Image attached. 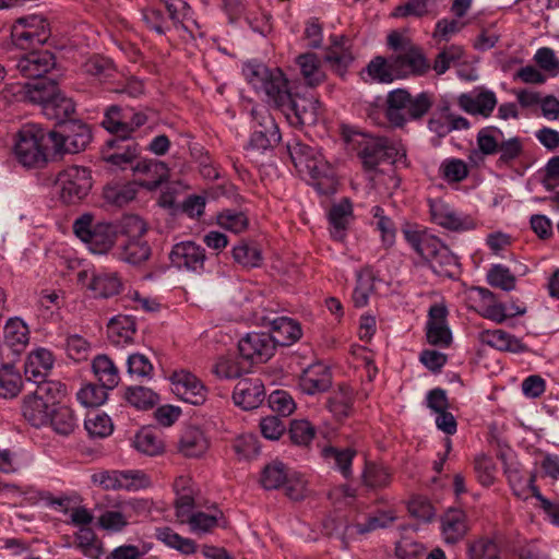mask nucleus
Returning <instances> with one entry per match:
<instances>
[{
    "label": "nucleus",
    "mask_w": 559,
    "mask_h": 559,
    "mask_svg": "<svg viewBox=\"0 0 559 559\" xmlns=\"http://www.w3.org/2000/svg\"><path fill=\"white\" fill-rule=\"evenodd\" d=\"M52 406L33 393L24 399L22 412L24 418L34 427L48 425Z\"/></svg>",
    "instance_id": "nucleus-31"
},
{
    "label": "nucleus",
    "mask_w": 559,
    "mask_h": 559,
    "mask_svg": "<svg viewBox=\"0 0 559 559\" xmlns=\"http://www.w3.org/2000/svg\"><path fill=\"white\" fill-rule=\"evenodd\" d=\"M396 516L392 511H381L376 515L369 516L366 523L347 524L341 535L342 542L346 547L350 540L357 536L367 534L378 528H385L395 521Z\"/></svg>",
    "instance_id": "nucleus-23"
},
{
    "label": "nucleus",
    "mask_w": 559,
    "mask_h": 559,
    "mask_svg": "<svg viewBox=\"0 0 559 559\" xmlns=\"http://www.w3.org/2000/svg\"><path fill=\"white\" fill-rule=\"evenodd\" d=\"M240 355L252 362L269 360L275 350L274 340L270 333L251 332L238 343Z\"/></svg>",
    "instance_id": "nucleus-16"
},
{
    "label": "nucleus",
    "mask_w": 559,
    "mask_h": 559,
    "mask_svg": "<svg viewBox=\"0 0 559 559\" xmlns=\"http://www.w3.org/2000/svg\"><path fill=\"white\" fill-rule=\"evenodd\" d=\"M35 383L37 385L33 394L44 401H47V403L52 407L57 406L56 402L66 395V385L58 381L43 379Z\"/></svg>",
    "instance_id": "nucleus-56"
},
{
    "label": "nucleus",
    "mask_w": 559,
    "mask_h": 559,
    "mask_svg": "<svg viewBox=\"0 0 559 559\" xmlns=\"http://www.w3.org/2000/svg\"><path fill=\"white\" fill-rule=\"evenodd\" d=\"M441 531L447 544H456L467 533V516L460 509H451L441 518Z\"/></svg>",
    "instance_id": "nucleus-28"
},
{
    "label": "nucleus",
    "mask_w": 559,
    "mask_h": 559,
    "mask_svg": "<svg viewBox=\"0 0 559 559\" xmlns=\"http://www.w3.org/2000/svg\"><path fill=\"white\" fill-rule=\"evenodd\" d=\"M362 480L369 488H383L391 483V473L384 466L367 463L362 474Z\"/></svg>",
    "instance_id": "nucleus-62"
},
{
    "label": "nucleus",
    "mask_w": 559,
    "mask_h": 559,
    "mask_svg": "<svg viewBox=\"0 0 559 559\" xmlns=\"http://www.w3.org/2000/svg\"><path fill=\"white\" fill-rule=\"evenodd\" d=\"M433 105V96L421 92L413 96L404 88L391 91L385 99V118L394 128H403L409 120H419Z\"/></svg>",
    "instance_id": "nucleus-4"
},
{
    "label": "nucleus",
    "mask_w": 559,
    "mask_h": 559,
    "mask_svg": "<svg viewBox=\"0 0 559 559\" xmlns=\"http://www.w3.org/2000/svg\"><path fill=\"white\" fill-rule=\"evenodd\" d=\"M22 386V378L20 372L13 365H3L0 368V396L12 399L16 396Z\"/></svg>",
    "instance_id": "nucleus-45"
},
{
    "label": "nucleus",
    "mask_w": 559,
    "mask_h": 559,
    "mask_svg": "<svg viewBox=\"0 0 559 559\" xmlns=\"http://www.w3.org/2000/svg\"><path fill=\"white\" fill-rule=\"evenodd\" d=\"M92 188L91 170L82 166H69L61 170L55 180V190L66 204L83 200Z\"/></svg>",
    "instance_id": "nucleus-5"
},
{
    "label": "nucleus",
    "mask_w": 559,
    "mask_h": 559,
    "mask_svg": "<svg viewBox=\"0 0 559 559\" xmlns=\"http://www.w3.org/2000/svg\"><path fill=\"white\" fill-rule=\"evenodd\" d=\"M430 216L432 222L443 228L454 231H466L476 228V222L468 215L456 213L442 200H430Z\"/></svg>",
    "instance_id": "nucleus-13"
},
{
    "label": "nucleus",
    "mask_w": 559,
    "mask_h": 559,
    "mask_svg": "<svg viewBox=\"0 0 559 559\" xmlns=\"http://www.w3.org/2000/svg\"><path fill=\"white\" fill-rule=\"evenodd\" d=\"M75 110L73 100L57 88L50 100L44 105V115L58 123H66Z\"/></svg>",
    "instance_id": "nucleus-33"
},
{
    "label": "nucleus",
    "mask_w": 559,
    "mask_h": 559,
    "mask_svg": "<svg viewBox=\"0 0 559 559\" xmlns=\"http://www.w3.org/2000/svg\"><path fill=\"white\" fill-rule=\"evenodd\" d=\"M403 234L411 247L427 262L432 271L441 276H452L459 261L451 250L436 236L425 229L406 226Z\"/></svg>",
    "instance_id": "nucleus-2"
},
{
    "label": "nucleus",
    "mask_w": 559,
    "mask_h": 559,
    "mask_svg": "<svg viewBox=\"0 0 559 559\" xmlns=\"http://www.w3.org/2000/svg\"><path fill=\"white\" fill-rule=\"evenodd\" d=\"M76 547L81 552L91 559H98L102 555V548L98 544L97 536L91 527H80L74 534Z\"/></svg>",
    "instance_id": "nucleus-48"
},
{
    "label": "nucleus",
    "mask_w": 559,
    "mask_h": 559,
    "mask_svg": "<svg viewBox=\"0 0 559 559\" xmlns=\"http://www.w3.org/2000/svg\"><path fill=\"white\" fill-rule=\"evenodd\" d=\"M468 559H501V547L495 536H480L467 546Z\"/></svg>",
    "instance_id": "nucleus-35"
},
{
    "label": "nucleus",
    "mask_w": 559,
    "mask_h": 559,
    "mask_svg": "<svg viewBox=\"0 0 559 559\" xmlns=\"http://www.w3.org/2000/svg\"><path fill=\"white\" fill-rule=\"evenodd\" d=\"M128 117V112L114 105L106 110L102 126L110 133L128 139V126L126 124Z\"/></svg>",
    "instance_id": "nucleus-46"
},
{
    "label": "nucleus",
    "mask_w": 559,
    "mask_h": 559,
    "mask_svg": "<svg viewBox=\"0 0 559 559\" xmlns=\"http://www.w3.org/2000/svg\"><path fill=\"white\" fill-rule=\"evenodd\" d=\"M88 288L95 297L109 298L121 292L122 282L117 273L103 271L94 274Z\"/></svg>",
    "instance_id": "nucleus-32"
},
{
    "label": "nucleus",
    "mask_w": 559,
    "mask_h": 559,
    "mask_svg": "<svg viewBox=\"0 0 559 559\" xmlns=\"http://www.w3.org/2000/svg\"><path fill=\"white\" fill-rule=\"evenodd\" d=\"M503 132L497 127H487L478 131L476 141L479 151L484 155H493L498 153Z\"/></svg>",
    "instance_id": "nucleus-53"
},
{
    "label": "nucleus",
    "mask_w": 559,
    "mask_h": 559,
    "mask_svg": "<svg viewBox=\"0 0 559 559\" xmlns=\"http://www.w3.org/2000/svg\"><path fill=\"white\" fill-rule=\"evenodd\" d=\"M135 332V320L130 316H117L108 324V336L118 345L132 342Z\"/></svg>",
    "instance_id": "nucleus-37"
},
{
    "label": "nucleus",
    "mask_w": 559,
    "mask_h": 559,
    "mask_svg": "<svg viewBox=\"0 0 559 559\" xmlns=\"http://www.w3.org/2000/svg\"><path fill=\"white\" fill-rule=\"evenodd\" d=\"M316 189L322 194L336 191L337 179L333 167L323 158H312L306 165Z\"/></svg>",
    "instance_id": "nucleus-24"
},
{
    "label": "nucleus",
    "mask_w": 559,
    "mask_h": 559,
    "mask_svg": "<svg viewBox=\"0 0 559 559\" xmlns=\"http://www.w3.org/2000/svg\"><path fill=\"white\" fill-rule=\"evenodd\" d=\"M93 215L84 214L76 218L73 223L74 234L85 243L94 253H105L115 243L116 228L110 223L94 224Z\"/></svg>",
    "instance_id": "nucleus-6"
},
{
    "label": "nucleus",
    "mask_w": 559,
    "mask_h": 559,
    "mask_svg": "<svg viewBox=\"0 0 559 559\" xmlns=\"http://www.w3.org/2000/svg\"><path fill=\"white\" fill-rule=\"evenodd\" d=\"M168 12V17L177 29L190 32L183 20L191 13V7L183 0H159Z\"/></svg>",
    "instance_id": "nucleus-60"
},
{
    "label": "nucleus",
    "mask_w": 559,
    "mask_h": 559,
    "mask_svg": "<svg viewBox=\"0 0 559 559\" xmlns=\"http://www.w3.org/2000/svg\"><path fill=\"white\" fill-rule=\"evenodd\" d=\"M331 45L326 49L324 60L338 75H344L347 68L354 60V56L346 46L347 39L344 36H331Z\"/></svg>",
    "instance_id": "nucleus-27"
},
{
    "label": "nucleus",
    "mask_w": 559,
    "mask_h": 559,
    "mask_svg": "<svg viewBox=\"0 0 559 559\" xmlns=\"http://www.w3.org/2000/svg\"><path fill=\"white\" fill-rule=\"evenodd\" d=\"M53 140V154H75L86 148L92 140V132L87 124L71 120L64 123L62 133L55 131Z\"/></svg>",
    "instance_id": "nucleus-9"
},
{
    "label": "nucleus",
    "mask_w": 559,
    "mask_h": 559,
    "mask_svg": "<svg viewBox=\"0 0 559 559\" xmlns=\"http://www.w3.org/2000/svg\"><path fill=\"white\" fill-rule=\"evenodd\" d=\"M56 67V58L49 50H33L17 60L16 69L25 78L40 79Z\"/></svg>",
    "instance_id": "nucleus-19"
},
{
    "label": "nucleus",
    "mask_w": 559,
    "mask_h": 559,
    "mask_svg": "<svg viewBox=\"0 0 559 559\" xmlns=\"http://www.w3.org/2000/svg\"><path fill=\"white\" fill-rule=\"evenodd\" d=\"M48 424L55 432L61 436H69L78 427V418L70 407L57 405L51 408Z\"/></svg>",
    "instance_id": "nucleus-39"
},
{
    "label": "nucleus",
    "mask_w": 559,
    "mask_h": 559,
    "mask_svg": "<svg viewBox=\"0 0 559 559\" xmlns=\"http://www.w3.org/2000/svg\"><path fill=\"white\" fill-rule=\"evenodd\" d=\"M107 148L103 151V159L115 169L131 171L140 159L139 145L135 142L119 138L108 140Z\"/></svg>",
    "instance_id": "nucleus-12"
},
{
    "label": "nucleus",
    "mask_w": 559,
    "mask_h": 559,
    "mask_svg": "<svg viewBox=\"0 0 559 559\" xmlns=\"http://www.w3.org/2000/svg\"><path fill=\"white\" fill-rule=\"evenodd\" d=\"M400 153L397 144L383 136L367 138L359 156L367 170H376L382 163L393 164Z\"/></svg>",
    "instance_id": "nucleus-10"
},
{
    "label": "nucleus",
    "mask_w": 559,
    "mask_h": 559,
    "mask_svg": "<svg viewBox=\"0 0 559 559\" xmlns=\"http://www.w3.org/2000/svg\"><path fill=\"white\" fill-rule=\"evenodd\" d=\"M296 62L307 85L317 86L325 80L321 61L316 53H302L297 57Z\"/></svg>",
    "instance_id": "nucleus-36"
},
{
    "label": "nucleus",
    "mask_w": 559,
    "mask_h": 559,
    "mask_svg": "<svg viewBox=\"0 0 559 559\" xmlns=\"http://www.w3.org/2000/svg\"><path fill=\"white\" fill-rule=\"evenodd\" d=\"M156 537L170 548L180 551L183 555H191L195 551V544L192 539L185 538L174 532L170 527H159L156 530Z\"/></svg>",
    "instance_id": "nucleus-49"
},
{
    "label": "nucleus",
    "mask_w": 559,
    "mask_h": 559,
    "mask_svg": "<svg viewBox=\"0 0 559 559\" xmlns=\"http://www.w3.org/2000/svg\"><path fill=\"white\" fill-rule=\"evenodd\" d=\"M287 103V107H282L280 110L293 126L316 124L322 115V104L313 97L292 94Z\"/></svg>",
    "instance_id": "nucleus-11"
},
{
    "label": "nucleus",
    "mask_w": 559,
    "mask_h": 559,
    "mask_svg": "<svg viewBox=\"0 0 559 559\" xmlns=\"http://www.w3.org/2000/svg\"><path fill=\"white\" fill-rule=\"evenodd\" d=\"M93 371L104 388L115 389L120 381L119 370L106 355H98L92 364Z\"/></svg>",
    "instance_id": "nucleus-40"
},
{
    "label": "nucleus",
    "mask_w": 559,
    "mask_h": 559,
    "mask_svg": "<svg viewBox=\"0 0 559 559\" xmlns=\"http://www.w3.org/2000/svg\"><path fill=\"white\" fill-rule=\"evenodd\" d=\"M126 226L134 227V230H123L130 238L119 248V260L132 265H140L147 261L152 250L147 241L140 238L146 231L143 221L136 216L126 219Z\"/></svg>",
    "instance_id": "nucleus-8"
},
{
    "label": "nucleus",
    "mask_w": 559,
    "mask_h": 559,
    "mask_svg": "<svg viewBox=\"0 0 559 559\" xmlns=\"http://www.w3.org/2000/svg\"><path fill=\"white\" fill-rule=\"evenodd\" d=\"M448 311L441 305H433L429 309L427 321V340L431 345L448 347L452 341V333L447 324Z\"/></svg>",
    "instance_id": "nucleus-21"
},
{
    "label": "nucleus",
    "mask_w": 559,
    "mask_h": 559,
    "mask_svg": "<svg viewBox=\"0 0 559 559\" xmlns=\"http://www.w3.org/2000/svg\"><path fill=\"white\" fill-rule=\"evenodd\" d=\"M460 107L467 114L489 117L497 105L492 91L484 90L476 94L466 93L459 96Z\"/></svg>",
    "instance_id": "nucleus-26"
},
{
    "label": "nucleus",
    "mask_w": 559,
    "mask_h": 559,
    "mask_svg": "<svg viewBox=\"0 0 559 559\" xmlns=\"http://www.w3.org/2000/svg\"><path fill=\"white\" fill-rule=\"evenodd\" d=\"M374 289L372 274L369 271L357 273V284L353 292V302L355 307L362 308L368 304L369 296Z\"/></svg>",
    "instance_id": "nucleus-58"
},
{
    "label": "nucleus",
    "mask_w": 559,
    "mask_h": 559,
    "mask_svg": "<svg viewBox=\"0 0 559 559\" xmlns=\"http://www.w3.org/2000/svg\"><path fill=\"white\" fill-rule=\"evenodd\" d=\"M210 447L204 432L197 427L187 428L178 442V451L186 457L203 456Z\"/></svg>",
    "instance_id": "nucleus-29"
},
{
    "label": "nucleus",
    "mask_w": 559,
    "mask_h": 559,
    "mask_svg": "<svg viewBox=\"0 0 559 559\" xmlns=\"http://www.w3.org/2000/svg\"><path fill=\"white\" fill-rule=\"evenodd\" d=\"M483 341L498 350L523 353L526 346L518 337L507 333L503 330L486 331L483 334Z\"/></svg>",
    "instance_id": "nucleus-41"
},
{
    "label": "nucleus",
    "mask_w": 559,
    "mask_h": 559,
    "mask_svg": "<svg viewBox=\"0 0 559 559\" xmlns=\"http://www.w3.org/2000/svg\"><path fill=\"white\" fill-rule=\"evenodd\" d=\"M264 396V385L260 379H241L233 393L235 404L246 411L259 407Z\"/></svg>",
    "instance_id": "nucleus-22"
},
{
    "label": "nucleus",
    "mask_w": 559,
    "mask_h": 559,
    "mask_svg": "<svg viewBox=\"0 0 559 559\" xmlns=\"http://www.w3.org/2000/svg\"><path fill=\"white\" fill-rule=\"evenodd\" d=\"M356 452L349 448L337 449L335 447H326L322 450V456L336 469H338L345 478L352 475V462Z\"/></svg>",
    "instance_id": "nucleus-43"
},
{
    "label": "nucleus",
    "mask_w": 559,
    "mask_h": 559,
    "mask_svg": "<svg viewBox=\"0 0 559 559\" xmlns=\"http://www.w3.org/2000/svg\"><path fill=\"white\" fill-rule=\"evenodd\" d=\"M55 131H48L35 123H27L16 135L14 155L27 168L41 167L52 152Z\"/></svg>",
    "instance_id": "nucleus-3"
},
{
    "label": "nucleus",
    "mask_w": 559,
    "mask_h": 559,
    "mask_svg": "<svg viewBox=\"0 0 559 559\" xmlns=\"http://www.w3.org/2000/svg\"><path fill=\"white\" fill-rule=\"evenodd\" d=\"M171 264L178 270L200 273L204 269L205 250L193 241L176 243L170 253Z\"/></svg>",
    "instance_id": "nucleus-17"
},
{
    "label": "nucleus",
    "mask_w": 559,
    "mask_h": 559,
    "mask_svg": "<svg viewBox=\"0 0 559 559\" xmlns=\"http://www.w3.org/2000/svg\"><path fill=\"white\" fill-rule=\"evenodd\" d=\"M487 282L492 287L511 292L515 288L516 280L509 267L502 264H493L487 273Z\"/></svg>",
    "instance_id": "nucleus-55"
},
{
    "label": "nucleus",
    "mask_w": 559,
    "mask_h": 559,
    "mask_svg": "<svg viewBox=\"0 0 559 559\" xmlns=\"http://www.w3.org/2000/svg\"><path fill=\"white\" fill-rule=\"evenodd\" d=\"M483 341L498 350L523 353L526 346L518 337L507 333L503 330L486 331L483 334Z\"/></svg>",
    "instance_id": "nucleus-42"
},
{
    "label": "nucleus",
    "mask_w": 559,
    "mask_h": 559,
    "mask_svg": "<svg viewBox=\"0 0 559 559\" xmlns=\"http://www.w3.org/2000/svg\"><path fill=\"white\" fill-rule=\"evenodd\" d=\"M353 217V205L348 199H343L340 203L334 204L329 213L330 224L333 227L331 235L335 239H342Z\"/></svg>",
    "instance_id": "nucleus-38"
},
{
    "label": "nucleus",
    "mask_w": 559,
    "mask_h": 559,
    "mask_svg": "<svg viewBox=\"0 0 559 559\" xmlns=\"http://www.w3.org/2000/svg\"><path fill=\"white\" fill-rule=\"evenodd\" d=\"M171 390L182 401L192 405H201L206 400V389L191 372L175 371L171 377Z\"/></svg>",
    "instance_id": "nucleus-14"
},
{
    "label": "nucleus",
    "mask_w": 559,
    "mask_h": 559,
    "mask_svg": "<svg viewBox=\"0 0 559 559\" xmlns=\"http://www.w3.org/2000/svg\"><path fill=\"white\" fill-rule=\"evenodd\" d=\"M124 397L132 406L140 409L153 407L158 399L157 394L145 386L128 388L126 390Z\"/></svg>",
    "instance_id": "nucleus-59"
},
{
    "label": "nucleus",
    "mask_w": 559,
    "mask_h": 559,
    "mask_svg": "<svg viewBox=\"0 0 559 559\" xmlns=\"http://www.w3.org/2000/svg\"><path fill=\"white\" fill-rule=\"evenodd\" d=\"M367 72L373 80L380 83H391L397 79L392 56L389 59L380 56L373 58L367 66Z\"/></svg>",
    "instance_id": "nucleus-47"
},
{
    "label": "nucleus",
    "mask_w": 559,
    "mask_h": 559,
    "mask_svg": "<svg viewBox=\"0 0 559 559\" xmlns=\"http://www.w3.org/2000/svg\"><path fill=\"white\" fill-rule=\"evenodd\" d=\"M260 321L264 325L271 328L270 334L274 340V346H289L297 342L301 335L300 324L288 317H278L274 314L262 316Z\"/></svg>",
    "instance_id": "nucleus-18"
},
{
    "label": "nucleus",
    "mask_w": 559,
    "mask_h": 559,
    "mask_svg": "<svg viewBox=\"0 0 559 559\" xmlns=\"http://www.w3.org/2000/svg\"><path fill=\"white\" fill-rule=\"evenodd\" d=\"M468 22L463 21L461 17H443L436 23L433 31V38L439 41H449L453 36L459 34Z\"/></svg>",
    "instance_id": "nucleus-57"
},
{
    "label": "nucleus",
    "mask_w": 559,
    "mask_h": 559,
    "mask_svg": "<svg viewBox=\"0 0 559 559\" xmlns=\"http://www.w3.org/2000/svg\"><path fill=\"white\" fill-rule=\"evenodd\" d=\"M216 222L223 229L235 234L242 233L249 225L246 214L234 210H225L221 212L216 217Z\"/></svg>",
    "instance_id": "nucleus-61"
},
{
    "label": "nucleus",
    "mask_w": 559,
    "mask_h": 559,
    "mask_svg": "<svg viewBox=\"0 0 559 559\" xmlns=\"http://www.w3.org/2000/svg\"><path fill=\"white\" fill-rule=\"evenodd\" d=\"M464 56V49L462 46L452 45L442 51H440L433 62L432 69L437 74L441 75L445 73L452 64L461 60Z\"/></svg>",
    "instance_id": "nucleus-64"
},
{
    "label": "nucleus",
    "mask_w": 559,
    "mask_h": 559,
    "mask_svg": "<svg viewBox=\"0 0 559 559\" xmlns=\"http://www.w3.org/2000/svg\"><path fill=\"white\" fill-rule=\"evenodd\" d=\"M331 384V372L321 364L310 366L299 378L300 390L309 395L325 392L329 390Z\"/></svg>",
    "instance_id": "nucleus-25"
},
{
    "label": "nucleus",
    "mask_w": 559,
    "mask_h": 559,
    "mask_svg": "<svg viewBox=\"0 0 559 559\" xmlns=\"http://www.w3.org/2000/svg\"><path fill=\"white\" fill-rule=\"evenodd\" d=\"M252 133L246 146L247 150L265 152L276 146L281 133L275 119L265 106L257 105L250 110Z\"/></svg>",
    "instance_id": "nucleus-7"
},
{
    "label": "nucleus",
    "mask_w": 559,
    "mask_h": 559,
    "mask_svg": "<svg viewBox=\"0 0 559 559\" xmlns=\"http://www.w3.org/2000/svg\"><path fill=\"white\" fill-rule=\"evenodd\" d=\"M58 86L55 81L43 79L25 85V98L33 104H38L44 109L56 93Z\"/></svg>",
    "instance_id": "nucleus-44"
},
{
    "label": "nucleus",
    "mask_w": 559,
    "mask_h": 559,
    "mask_svg": "<svg viewBox=\"0 0 559 559\" xmlns=\"http://www.w3.org/2000/svg\"><path fill=\"white\" fill-rule=\"evenodd\" d=\"M52 354L45 348L32 352L24 367V373L28 381L37 382L45 379L47 372L52 368Z\"/></svg>",
    "instance_id": "nucleus-30"
},
{
    "label": "nucleus",
    "mask_w": 559,
    "mask_h": 559,
    "mask_svg": "<svg viewBox=\"0 0 559 559\" xmlns=\"http://www.w3.org/2000/svg\"><path fill=\"white\" fill-rule=\"evenodd\" d=\"M392 57L397 79L407 78L408 75H423L430 69V63L418 46Z\"/></svg>",
    "instance_id": "nucleus-20"
},
{
    "label": "nucleus",
    "mask_w": 559,
    "mask_h": 559,
    "mask_svg": "<svg viewBox=\"0 0 559 559\" xmlns=\"http://www.w3.org/2000/svg\"><path fill=\"white\" fill-rule=\"evenodd\" d=\"M28 328L20 318H11L4 325V343L15 353L20 354L28 344Z\"/></svg>",
    "instance_id": "nucleus-34"
},
{
    "label": "nucleus",
    "mask_w": 559,
    "mask_h": 559,
    "mask_svg": "<svg viewBox=\"0 0 559 559\" xmlns=\"http://www.w3.org/2000/svg\"><path fill=\"white\" fill-rule=\"evenodd\" d=\"M136 192L133 185L108 186L104 190V198L108 203L121 207L134 200Z\"/></svg>",
    "instance_id": "nucleus-63"
},
{
    "label": "nucleus",
    "mask_w": 559,
    "mask_h": 559,
    "mask_svg": "<svg viewBox=\"0 0 559 559\" xmlns=\"http://www.w3.org/2000/svg\"><path fill=\"white\" fill-rule=\"evenodd\" d=\"M524 153L523 141L519 136H513L508 140H501L498 153L499 158L497 165L499 167L511 166Z\"/></svg>",
    "instance_id": "nucleus-50"
},
{
    "label": "nucleus",
    "mask_w": 559,
    "mask_h": 559,
    "mask_svg": "<svg viewBox=\"0 0 559 559\" xmlns=\"http://www.w3.org/2000/svg\"><path fill=\"white\" fill-rule=\"evenodd\" d=\"M440 177L448 183L463 181L468 176V168L460 158H445L439 167Z\"/></svg>",
    "instance_id": "nucleus-51"
},
{
    "label": "nucleus",
    "mask_w": 559,
    "mask_h": 559,
    "mask_svg": "<svg viewBox=\"0 0 559 559\" xmlns=\"http://www.w3.org/2000/svg\"><path fill=\"white\" fill-rule=\"evenodd\" d=\"M242 73L247 82L265 96V102L278 110L287 107L292 95L289 81L278 68H267L265 64L249 61L243 64Z\"/></svg>",
    "instance_id": "nucleus-1"
},
{
    "label": "nucleus",
    "mask_w": 559,
    "mask_h": 559,
    "mask_svg": "<svg viewBox=\"0 0 559 559\" xmlns=\"http://www.w3.org/2000/svg\"><path fill=\"white\" fill-rule=\"evenodd\" d=\"M132 175L135 177L136 185L153 191L168 180L169 168L162 160L140 157L134 165Z\"/></svg>",
    "instance_id": "nucleus-15"
},
{
    "label": "nucleus",
    "mask_w": 559,
    "mask_h": 559,
    "mask_svg": "<svg viewBox=\"0 0 559 559\" xmlns=\"http://www.w3.org/2000/svg\"><path fill=\"white\" fill-rule=\"evenodd\" d=\"M288 475L287 467L282 462L274 461L264 467L261 484L267 490L277 489L284 486Z\"/></svg>",
    "instance_id": "nucleus-52"
},
{
    "label": "nucleus",
    "mask_w": 559,
    "mask_h": 559,
    "mask_svg": "<svg viewBox=\"0 0 559 559\" xmlns=\"http://www.w3.org/2000/svg\"><path fill=\"white\" fill-rule=\"evenodd\" d=\"M21 25V23H14L11 28V40L15 47L25 50L47 41L45 40V33L34 34L27 32Z\"/></svg>",
    "instance_id": "nucleus-54"
}]
</instances>
